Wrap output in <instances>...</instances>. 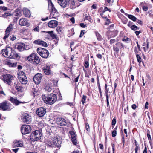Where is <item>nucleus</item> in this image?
<instances>
[{
	"instance_id": "f257e3e1",
	"label": "nucleus",
	"mask_w": 153,
	"mask_h": 153,
	"mask_svg": "<svg viewBox=\"0 0 153 153\" xmlns=\"http://www.w3.org/2000/svg\"><path fill=\"white\" fill-rule=\"evenodd\" d=\"M42 98L45 103L50 105L54 103L57 99L56 96L53 94H50L47 96L45 95H42Z\"/></svg>"
},
{
	"instance_id": "f03ea898",
	"label": "nucleus",
	"mask_w": 153,
	"mask_h": 153,
	"mask_svg": "<svg viewBox=\"0 0 153 153\" xmlns=\"http://www.w3.org/2000/svg\"><path fill=\"white\" fill-rule=\"evenodd\" d=\"M62 141L61 139L57 138H49L47 141L46 145L50 147H57L59 148L61 146Z\"/></svg>"
},
{
	"instance_id": "7ed1b4c3",
	"label": "nucleus",
	"mask_w": 153,
	"mask_h": 153,
	"mask_svg": "<svg viewBox=\"0 0 153 153\" xmlns=\"http://www.w3.org/2000/svg\"><path fill=\"white\" fill-rule=\"evenodd\" d=\"M42 135L41 130H36L32 132L30 136V139L33 141H36L41 139Z\"/></svg>"
},
{
	"instance_id": "20e7f679",
	"label": "nucleus",
	"mask_w": 153,
	"mask_h": 153,
	"mask_svg": "<svg viewBox=\"0 0 153 153\" xmlns=\"http://www.w3.org/2000/svg\"><path fill=\"white\" fill-rule=\"evenodd\" d=\"M48 10L50 11L51 12V15L53 18H55L58 14L57 10L55 8L54 5L53 4L51 0H48Z\"/></svg>"
},
{
	"instance_id": "39448f33",
	"label": "nucleus",
	"mask_w": 153,
	"mask_h": 153,
	"mask_svg": "<svg viewBox=\"0 0 153 153\" xmlns=\"http://www.w3.org/2000/svg\"><path fill=\"white\" fill-rule=\"evenodd\" d=\"M1 53L4 57L10 58L12 57V55L13 54L12 48L9 47H7L5 49H2Z\"/></svg>"
},
{
	"instance_id": "423d86ee",
	"label": "nucleus",
	"mask_w": 153,
	"mask_h": 153,
	"mask_svg": "<svg viewBox=\"0 0 153 153\" xmlns=\"http://www.w3.org/2000/svg\"><path fill=\"white\" fill-rule=\"evenodd\" d=\"M28 60L31 63L38 64L40 62V60L39 57L35 54L32 53L27 58Z\"/></svg>"
},
{
	"instance_id": "0eeeda50",
	"label": "nucleus",
	"mask_w": 153,
	"mask_h": 153,
	"mask_svg": "<svg viewBox=\"0 0 153 153\" xmlns=\"http://www.w3.org/2000/svg\"><path fill=\"white\" fill-rule=\"evenodd\" d=\"M37 51L41 57L44 58H47L49 54L47 50L41 48H38Z\"/></svg>"
},
{
	"instance_id": "6e6552de",
	"label": "nucleus",
	"mask_w": 153,
	"mask_h": 153,
	"mask_svg": "<svg viewBox=\"0 0 153 153\" xmlns=\"http://www.w3.org/2000/svg\"><path fill=\"white\" fill-rule=\"evenodd\" d=\"M31 117L30 114L25 113L22 115V120L27 124L30 123L31 122Z\"/></svg>"
},
{
	"instance_id": "1a4fd4ad",
	"label": "nucleus",
	"mask_w": 153,
	"mask_h": 153,
	"mask_svg": "<svg viewBox=\"0 0 153 153\" xmlns=\"http://www.w3.org/2000/svg\"><path fill=\"white\" fill-rule=\"evenodd\" d=\"M13 79V76L9 74H7L3 76V80L4 83L10 85Z\"/></svg>"
},
{
	"instance_id": "9d476101",
	"label": "nucleus",
	"mask_w": 153,
	"mask_h": 153,
	"mask_svg": "<svg viewBox=\"0 0 153 153\" xmlns=\"http://www.w3.org/2000/svg\"><path fill=\"white\" fill-rule=\"evenodd\" d=\"M31 130V128L29 125H23L21 127V131L23 134L29 133L30 132Z\"/></svg>"
},
{
	"instance_id": "9b49d317",
	"label": "nucleus",
	"mask_w": 153,
	"mask_h": 153,
	"mask_svg": "<svg viewBox=\"0 0 153 153\" xmlns=\"http://www.w3.org/2000/svg\"><path fill=\"white\" fill-rule=\"evenodd\" d=\"M13 105L10 103L4 102L1 103L0 108L3 110H9L13 108Z\"/></svg>"
},
{
	"instance_id": "f8f14e48",
	"label": "nucleus",
	"mask_w": 153,
	"mask_h": 153,
	"mask_svg": "<svg viewBox=\"0 0 153 153\" xmlns=\"http://www.w3.org/2000/svg\"><path fill=\"white\" fill-rule=\"evenodd\" d=\"M13 25L12 24H10L9 25V26L7 28L5 31V35L3 37V39L5 41L6 39L8 37L10 33L13 30Z\"/></svg>"
},
{
	"instance_id": "ddd939ff",
	"label": "nucleus",
	"mask_w": 153,
	"mask_h": 153,
	"mask_svg": "<svg viewBox=\"0 0 153 153\" xmlns=\"http://www.w3.org/2000/svg\"><path fill=\"white\" fill-rule=\"evenodd\" d=\"M42 77V75L40 73L36 74L33 78V80L34 82L37 84L40 83L41 82Z\"/></svg>"
},
{
	"instance_id": "4468645a",
	"label": "nucleus",
	"mask_w": 153,
	"mask_h": 153,
	"mask_svg": "<svg viewBox=\"0 0 153 153\" xmlns=\"http://www.w3.org/2000/svg\"><path fill=\"white\" fill-rule=\"evenodd\" d=\"M46 109L43 107L38 108L36 110V113L39 117H42L46 113Z\"/></svg>"
},
{
	"instance_id": "2eb2a0df",
	"label": "nucleus",
	"mask_w": 153,
	"mask_h": 153,
	"mask_svg": "<svg viewBox=\"0 0 153 153\" xmlns=\"http://www.w3.org/2000/svg\"><path fill=\"white\" fill-rule=\"evenodd\" d=\"M69 133L71 135V139L74 145H76L77 141L75 132L73 131H69Z\"/></svg>"
},
{
	"instance_id": "dca6fc26",
	"label": "nucleus",
	"mask_w": 153,
	"mask_h": 153,
	"mask_svg": "<svg viewBox=\"0 0 153 153\" xmlns=\"http://www.w3.org/2000/svg\"><path fill=\"white\" fill-rule=\"evenodd\" d=\"M56 121L58 124L61 126H65L67 124V121L63 118H58Z\"/></svg>"
},
{
	"instance_id": "f3484780",
	"label": "nucleus",
	"mask_w": 153,
	"mask_h": 153,
	"mask_svg": "<svg viewBox=\"0 0 153 153\" xmlns=\"http://www.w3.org/2000/svg\"><path fill=\"white\" fill-rule=\"evenodd\" d=\"M71 0H58V3L63 8L66 7Z\"/></svg>"
},
{
	"instance_id": "a211bd4d",
	"label": "nucleus",
	"mask_w": 153,
	"mask_h": 153,
	"mask_svg": "<svg viewBox=\"0 0 153 153\" xmlns=\"http://www.w3.org/2000/svg\"><path fill=\"white\" fill-rule=\"evenodd\" d=\"M23 145L22 141L21 140H15L13 142L12 146L13 147H22Z\"/></svg>"
},
{
	"instance_id": "6ab92c4d",
	"label": "nucleus",
	"mask_w": 153,
	"mask_h": 153,
	"mask_svg": "<svg viewBox=\"0 0 153 153\" xmlns=\"http://www.w3.org/2000/svg\"><path fill=\"white\" fill-rule=\"evenodd\" d=\"M19 24L22 26H26L28 27L29 25V24L25 18H21L19 21Z\"/></svg>"
},
{
	"instance_id": "aec40b11",
	"label": "nucleus",
	"mask_w": 153,
	"mask_h": 153,
	"mask_svg": "<svg viewBox=\"0 0 153 153\" xmlns=\"http://www.w3.org/2000/svg\"><path fill=\"white\" fill-rule=\"evenodd\" d=\"M58 25V22L56 20L50 21L48 23V27L50 28H54Z\"/></svg>"
},
{
	"instance_id": "412c9836",
	"label": "nucleus",
	"mask_w": 153,
	"mask_h": 153,
	"mask_svg": "<svg viewBox=\"0 0 153 153\" xmlns=\"http://www.w3.org/2000/svg\"><path fill=\"white\" fill-rule=\"evenodd\" d=\"M44 73L46 75H49L51 74L50 67L49 65H45L42 68Z\"/></svg>"
},
{
	"instance_id": "4be33fe9",
	"label": "nucleus",
	"mask_w": 153,
	"mask_h": 153,
	"mask_svg": "<svg viewBox=\"0 0 153 153\" xmlns=\"http://www.w3.org/2000/svg\"><path fill=\"white\" fill-rule=\"evenodd\" d=\"M18 78L20 82L23 84H26L27 82V80L26 76H22V77L20 76Z\"/></svg>"
},
{
	"instance_id": "5701e85b",
	"label": "nucleus",
	"mask_w": 153,
	"mask_h": 153,
	"mask_svg": "<svg viewBox=\"0 0 153 153\" xmlns=\"http://www.w3.org/2000/svg\"><path fill=\"white\" fill-rule=\"evenodd\" d=\"M16 46V48L19 51H22L25 49V45L23 43H19Z\"/></svg>"
},
{
	"instance_id": "b1692460",
	"label": "nucleus",
	"mask_w": 153,
	"mask_h": 153,
	"mask_svg": "<svg viewBox=\"0 0 153 153\" xmlns=\"http://www.w3.org/2000/svg\"><path fill=\"white\" fill-rule=\"evenodd\" d=\"M23 12L25 16L27 17H30L31 14L30 10L26 8H24L23 9Z\"/></svg>"
},
{
	"instance_id": "393cba45",
	"label": "nucleus",
	"mask_w": 153,
	"mask_h": 153,
	"mask_svg": "<svg viewBox=\"0 0 153 153\" xmlns=\"http://www.w3.org/2000/svg\"><path fill=\"white\" fill-rule=\"evenodd\" d=\"M9 100L12 103H13L16 105H17L19 103H21L17 100L16 98H14L12 97H10Z\"/></svg>"
},
{
	"instance_id": "a878e982",
	"label": "nucleus",
	"mask_w": 153,
	"mask_h": 153,
	"mask_svg": "<svg viewBox=\"0 0 153 153\" xmlns=\"http://www.w3.org/2000/svg\"><path fill=\"white\" fill-rule=\"evenodd\" d=\"M46 33H48L50 36L53 39H56L57 38V36L54 34L53 31H48L46 32Z\"/></svg>"
},
{
	"instance_id": "bb28decb",
	"label": "nucleus",
	"mask_w": 153,
	"mask_h": 153,
	"mask_svg": "<svg viewBox=\"0 0 153 153\" xmlns=\"http://www.w3.org/2000/svg\"><path fill=\"white\" fill-rule=\"evenodd\" d=\"M125 14L126 16H127L129 18L133 21H135L137 20V18L134 16L132 15L128 14L127 13H125Z\"/></svg>"
},
{
	"instance_id": "cd10ccee",
	"label": "nucleus",
	"mask_w": 153,
	"mask_h": 153,
	"mask_svg": "<svg viewBox=\"0 0 153 153\" xmlns=\"http://www.w3.org/2000/svg\"><path fill=\"white\" fill-rule=\"evenodd\" d=\"M95 33L98 40L100 41L101 40L102 37L101 35L97 31H95Z\"/></svg>"
},
{
	"instance_id": "c85d7f7f",
	"label": "nucleus",
	"mask_w": 153,
	"mask_h": 153,
	"mask_svg": "<svg viewBox=\"0 0 153 153\" xmlns=\"http://www.w3.org/2000/svg\"><path fill=\"white\" fill-rule=\"evenodd\" d=\"M52 89V86H50L49 85H48L45 87V89L46 91H48V92H51Z\"/></svg>"
},
{
	"instance_id": "c756f323",
	"label": "nucleus",
	"mask_w": 153,
	"mask_h": 153,
	"mask_svg": "<svg viewBox=\"0 0 153 153\" xmlns=\"http://www.w3.org/2000/svg\"><path fill=\"white\" fill-rule=\"evenodd\" d=\"M71 3L70 4V7L71 9H73L74 8L75 6V2L74 0H71Z\"/></svg>"
},
{
	"instance_id": "7c9ffc66",
	"label": "nucleus",
	"mask_w": 153,
	"mask_h": 153,
	"mask_svg": "<svg viewBox=\"0 0 153 153\" xmlns=\"http://www.w3.org/2000/svg\"><path fill=\"white\" fill-rule=\"evenodd\" d=\"M14 85L15 87V89L18 91H19L22 90V88L20 86H19L18 84H16V83H14Z\"/></svg>"
},
{
	"instance_id": "2f4dec72",
	"label": "nucleus",
	"mask_w": 153,
	"mask_h": 153,
	"mask_svg": "<svg viewBox=\"0 0 153 153\" xmlns=\"http://www.w3.org/2000/svg\"><path fill=\"white\" fill-rule=\"evenodd\" d=\"M115 45L117 46L118 48L120 49H121L124 47L123 44L120 42H118L116 43Z\"/></svg>"
},
{
	"instance_id": "473e14b6",
	"label": "nucleus",
	"mask_w": 153,
	"mask_h": 153,
	"mask_svg": "<svg viewBox=\"0 0 153 153\" xmlns=\"http://www.w3.org/2000/svg\"><path fill=\"white\" fill-rule=\"evenodd\" d=\"M18 78H19V76L20 77H22V76H25V73L23 71H20L18 72Z\"/></svg>"
},
{
	"instance_id": "72a5a7b5",
	"label": "nucleus",
	"mask_w": 153,
	"mask_h": 153,
	"mask_svg": "<svg viewBox=\"0 0 153 153\" xmlns=\"http://www.w3.org/2000/svg\"><path fill=\"white\" fill-rule=\"evenodd\" d=\"M40 43L39 45L45 47H47V44L46 42L40 40Z\"/></svg>"
},
{
	"instance_id": "f704fd0d",
	"label": "nucleus",
	"mask_w": 153,
	"mask_h": 153,
	"mask_svg": "<svg viewBox=\"0 0 153 153\" xmlns=\"http://www.w3.org/2000/svg\"><path fill=\"white\" fill-rule=\"evenodd\" d=\"M12 57H11L10 58L12 59H19V55L17 53H14L13 52V54L12 55Z\"/></svg>"
},
{
	"instance_id": "c9c22d12",
	"label": "nucleus",
	"mask_w": 153,
	"mask_h": 153,
	"mask_svg": "<svg viewBox=\"0 0 153 153\" xmlns=\"http://www.w3.org/2000/svg\"><path fill=\"white\" fill-rule=\"evenodd\" d=\"M113 50L114 51L116 52V53H118L119 51V48L117 47L114 45H113Z\"/></svg>"
},
{
	"instance_id": "e433bc0d",
	"label": "nucleus",
	"mask_w": 153,
	"mask_h": 153,
	"mask_svg": "<svg viewBox=\"0 0 153 153\" xmlns=\"http://www.w3.org/2000/svg\"><path fill=\"white\" fill-rule=\"evenodd\" d=\"M85 19L88 20L90 22H92V18L90 16H85Z\"/></svg>"
},
{
	"instance_id": "4c0bfd02",
	"label": "nucleus",
	"mask_w": 153,
	"mask_h": 153,
	"mask_svg": "<svg viewBox=\"0 0 153 153\" xmlns=\"http://www.w3.org/2000/svg\"><path fill=\"white\" fill-rule=\"evenodd\" d=\"M131 30L134 31H135L139 29V28L135 25H132L131 26Z\"/></svg>"
},
{
	"instance_id": "58836bf2",
	"label": "nucleus",
	"mask_w": 153,
	"mask_h": 153,
	"mask_svg": "<svg viewBox=\"0 0 153 153\" xmlns=\"http://www.w3.org/2000/svg\"><path fill=\"white\" fill-rule=\"evenodd\" d=\"M98 89H99V91L100 96L101 97H102V95L101 90V89L100 88V85L99 82L98 81Z\"/></svg>"
},
{
	"instance_id": "ea45409f",
	"label": "nucleus",
	"mask_w": 153,
	"mask_h": 153,
	"mask_svg": "<svg viewBox=\"0 0 153 153\" xmlns=\"http://www.w3.org/2000/svg\"><path fill=\"white\" fill-rule=\"evenodd\" d=\"M137 58L138 62L139 63H140L141 62V58L140 57V55L138 54H137L136 55Z\"/></svg>"
},
{
	"instance_id": "a19ab883",
	"label": "nucleus",
	"mask_w": 153,
	"mask_h": 153,
	"mask_svg": "<svg viewBox=\"0 0 153 153\" xmlns=\"http://www.w3.org/2000/svg\"><path fill=\"white\" fill-rule=\"evenodd\" d=\"M86 98V96L84 95H83L82 98L81 100L82 103L83 104H84Z\"/></svg>"
},
{
	"instance_id": "79ce46f5",
	"label": "nucleus",
	"mask_w": 153,
	"mask_h": 153,
	"mask_svg": "<svg viewBox=\"0 0 153 153\" xmlns=\"http://www.w3.org/2000/svg\"><path fill=\"white\" fill-rule=\"evenodd\" d=\"M130 40V39L129 38L127 37L124 38L122 39V41L127 42H129Z\"/></svg>"
},
{
	"instance_id": "37998d69",
	"label": "nucleus",
	"mask_w": 153,
	"mask_h": 153,
	"mask_svg": "<svg viewBox=\"0 0 153 153\" xmlns=\"http://www.w3.org/2000/svg\"><path fill=\"white\" fill-rule=\"evenodd\" d=\"M109 88H105V95L106 96V97L108 98V97H109L108 95V91H109Z\"/></svg>"
},
{
	"instance_id": "c03bdc74",
	"label": "nucleus",
	"mask_w": 153,
	"mask_h": 153,
	"mask_svg": "<svg viewBox=\"0 0 153 153\" xmlns=\"http://www.w3.org/2000/svg\"><path fill=\"white\" fill-rule=\"evenodd\" d=\"M40 41V40L39 39L36 40L34 41L33 43L35 44L39 45Z\"/></svg>"
},
{
	"instance_id": "a18cd8bd",
	"label": "nucleus",
	"mask_w": 153,
	"mask_h": 153,
	"mask_svg": "<svg viewBox=\"0 0 153 153\" xmlns=\"http://www.w3.org/2000/svg\"><path fill=\"white\" fill-rule=\"evenodd\" d=\"M10 38L11 40L14 41L16 39V37L15 36L12 35L10 36Z\"/></svg>"
},
{
	"instance_id": "49530a36",
	"label": "nucleus",
	"mask_w": 153,
	"mask_h": 153,
	"mask_svg": "<svg viewBox=\"0 0 153 153\" xmlns=\"http://www.w3.org/2000/svg\"><path fill=\"white\" fill-rule=\"evenodd\" d=\"M56 30L58 32H61L62 30V29L60 27H58L56 28Z\"/></svg>"
},
{
	"instance_id": "de8ad7c7",
	"label": "nucleus",
	"mask_w": 153,
	"mask_h": 153,
	"mask_svg": "<svg viewBox=\"0 0 153 153\" xmlns=\"http://www.w3.org/2000/svg\"><path fill=\"white\" fill-rule=\"evenodd\" d=\"M117 134V132L116 130H114L112 132V135L113 137H115Z\"/></svg>"
},
{
	"instance_id": "09e8293b",
	"label": "nucleus",
	"mask_w": 153,
	"mask_h": 153,
	"mask_svg": "<svg viewBox=\"0 0 153 153\" xmlns=\"http://www.w3.org/2000/svg\"><path fill=\"white\" fill-rule=\"evenodd\" d=\"M149 44L148 43L147 44L146 47H144L143 48L144 51L145 52H146L148 51V49L149 48Z\"/></svg>"
},
{
	"instance_id": "8fccbe9b",
	"label": "nucleus",
	"mask_w": 153,
	"mask_h": 153,
	"mask_svg": "<svg viewBox=\"0 0 153 153\" xmlns=\"http://www.w3.org/2000/svg\"><path fill=\"white\" fill-rule=\"evenodd\" d=\"M84 66H85V67L86 68H88L89 67V63L88 61H86L85 62V63L84 64Z\"/></svg>"
},
{
	"instance_id": "3c124183",
	"label": "nucleus",
	"mask_w": 153,
	"mask_h": 153,
	"mask_svg": "<svg viewBox=\"0 0 153 153\" xmlns=\"http://www.w3.org/2000/svg\"><path fill=\"white\" fill-rule=\"evenodd\" d=\"M116 42V40L114 39H111L110 41V43L111 45Z\"/></svg>"
},
{
	"instance_id": "603ef678",
	"label": "nucleus",
	"mask_w": 153,
	"mask_h": 153,
	"mask_svg": "<svg viewBox=\"0 0 153 153\" xmlns=\"http://www.w3.org/2000/svg\"><path fill=\"white\" fill-rule=\"evenodd\" d=\"M135 21H136L137 23H138L139 24L141 25H142L143 22L141 20H139L137 19V20Z\"/></svg>"
},
{
	"instance_id": "864d4df0",
	"label": "nucleus",
	"mask_w": 153,
	"mask_h": 153,
	"mask_svg": "<svg viewBox=\"0 0 153 153\" xmlns=\"http://www.w3.org/2000/svg\"><path fill=\"white\" fill-rule=\"evenodd\" d=\"M84 31H85V30H82V31H81L80 32V35H79V37H82L84 35V34L85 33H84Z\"/></svg>"
},
{
	"instance_id": "5fc2aeb1",
	"label": "nucleus",
	"mask_w": 153,
	"mask_h": 153,
	"mask_svg": "<svg viewBox=\"0 0 153 153\" xmlns=\"http://www.w3.org/2000/svg\"><path fill=\"white\" fill-rule=\"evenodd\" d=\"M85 128L87 131H89V126L88 123L85 124Z\"/></svg>"
},
{
	"instance_id": "6e6d98bb",
	"label": "nucleus",
	"mask_w": 153,
	"mask_h": 153,
	"mask_svg": "<svg viewBox=\"0 0 153 153\" xmlns=\"http://www.w3.org/2000/svg\"><path fill=\"white\" fill-rule=\"evenodd\" d=\"M116 120L114 118L112 120V125L114 126L116 124Z\"/></svg>"
},
{
	"instance_id": "4d7b16f0",
	"label": "nucleus",
	"mask_w": 153,
	"mask_h": 153,
	"mask_svg": "<svg viewBox=\"0 0 153 153\" xmlns=\"http://www.w3.org/2000/svg\"><path fill=\"white\" fill-rule=\"evenodd\" d=\"M111 23L109 19L106 20V22L105 23V25H108Z\"/></svg>"
},
{
	"instance_id": "13d9d810",
	"label": "nucleus",
	"mask_w": 153,
	"mask_h": 153,
	"mask_svg": "<svg viewBox=\"0 0 153 153\" xmlns=\"http://www.w3.org/2000/svg\"><path fill=\"white\" fill-rule=\"evenodd\" d=\"M142 8H143V10L144 11H147L148 9V7L146 6H143L142 7Z\"/></svg>"
},
{
	"instance_id": "bf43d9fd",
	"label": "nucleus",
	"mask_w": 153,
	"mask_h": 153,
	"mask_svg": "<svg viewBox=\"0 0 153 153\" xmlns=\"http://www.w3.org/2000/svg\"><path fill=\"white\" fill-rule=\"evenodd\" d=\"M114 25L113 24L111 25H110V26L108 27L107 29L109 30V29H112L113 28V27Z\"/></svg>"
},
{
	"instance_id": "052dcab7",
	"label": "nucleus",
	"mask_w": 153,
	"mask_h": 153,
	"mask_svg": "<svg viewBox=\"0 0 153 153\" xmlns=\"http://www.w3.org/2000/svg\"><path fill=\"white\" fill-rule=\"evenodd\" d=\"M132 23H133L131 21H129L128 22V24H127V25L131 28V26H132Z\"/></svg>"
},
{
	"instance_id": "680f3d73",
	"label": "nucleus",
	"mask_w": 153,
	"mask_h": 153,
	"mask_svg": "<svg viewBox=\"0 0 153 153\" xmlns=\"http://www.w3.org/2000/svg\"><path fill=\"white\" fill-rule=\"evenodd\" d=\"M80 25L81 27L83 28H85L87 27L83 23L80 24Z\"/></svg>"
},
{
	"instance_id": "e2e57ef3",
	"label": "nucleus",
	"mask_w": 153,
	"mask_h": 153,
	"mask_svg": "<svg viewBox=\"0 0 153 153\" xmlns=\"http://www.w3.org/2000/svg\"><path fill=\"white\" fill-rule=\"evenodd\" d=\"M70 20L72 22V23H75V19L74 17H72L70 19Z\"/></svg>"
},
{
	"instance_id": "0e129e2a",
	"label": "nucleus",
	"mask_w": 153,
	"mask_h": 153,
	"mask_svg": "<svg viewBox=\"0 0 153 153\" xmlns=\"http://www.w3.org/2000/svg\"><path fill=\"white\" fill-rule=\"evenodd\" d=\"M147 136L149 140V141H151V138L150 135L149 134L147 133Z\"/></svg>"
},
{
	"instance_id": "69168bd1",
	"label": "nucleus",
	"mask_w": 153,
	"mask_h": 153,
	"mask_svg": "<svg viewBox=\"0 0 153 153\" xmlns=\"http://www.w3.org/2000/svg\"><path fill=\"white\" fill-rule=\"evenodd\" d=\"M79 76H80V75H79L76 78H75L74 79V82H78Z\"/></svg>"
},
{
	"instance_id": "338daca9",
	"label": "nucleus",
	"mask_w": 153,
	"mask_h": 153,
	"mask_svg": "<svg viewBox=\"0 0 153 153\" xmlns=\"http://www.w3.org/2000/svg\"><path fill=\"white\" fill-rule=\"evenodd\" d=\"M7 64L10 67H12L13 66L12 63L10 62H7Z\"/></svg>"
},
{
	"instance_id": "774afa93",
	"label": "nucleus",
	"mask_w": 153,
	"mask_h": 153,
	"mask_svg": "<svg viewBox=\"0 0 153 153\" xmlns=\"http://www.w3.org/2000/svg\"><path fill=\"white\" fill-rule=\"evenodd\" d=\"M34 31H39V27L37 26L34 29Z\"/></svg>"
}]
</instances>
